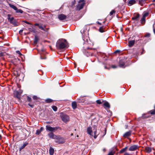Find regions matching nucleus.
<instances>
[{"label":"nucleus","instance_id":"obj_1","mask_svg":"<svg viewBox=\"0 0 155 155\" xmlns=\"http://www.w3.org/2000/svg\"><path fill=\"white\" fill-rule=\"evenodd\" d=\"M56 46L58 49L68 48V47L66 40L63 39H59L56 43Z\"/></svg>","mask_w":155,"mask_h":155},{"label":"nucleus","instance_id":"obj_2","mask_svg":"<svg viewBox=\"0 0 155 155\" xmlns=\"http://www.w3.org/2000/svg\"><path fill=\"white\" fill-rule=\"evenodd\" d=\"M55 142L58 144L63 143L65 142L64 139L60 136H57L54 139Z\"/></svg>","mask_w":155,"mask_h":155},{"label":"nucleus","instance_id":"obj_3","mask_svg":"<svg viewBox=\"0 0 155 155\" xmlns=\"http://www.w3.org/2000/svg\"><path fill=\"white\" fill-rule=\"evenodd\" d=\"M57 127H52L50 125H47L46 126V129L47 131H50L51 132H54L56 130L58 129Z\"/></svg>","mask_w":155,"mask_h":155},{"label":"nucleus","instance_id":"obj_4","mask_svg":"<svg viewBox=\"0 0 155 155\" xmlns=\"http://www.w3.org/2000/svg\"><path fill=\"white\" fill-rule=\"evenodd\" d=\"M62 120L64 122L66 123L69 120V117L66 114H61V116Z\"/></svg>","mask_w":155,"mask_h":155},{"label":"nucleus","instance_id":"obj_5","mask_svg":"<svg viewBox=\"0 0 155 155\" xmlns=\"http://www.w3.org/2000/svg\"><path fill=\"white\" fill-rule=\"evenodd\" d=\"M139 148L138 146L137 145H133L130 146L129 149V150L133 151L136 150Z\"/></svg>","mask_w":155,"mask_h":155},{"label":"nucleus","instance_id":"obj_6","mask_svg":"<svg viewBox=\"0 0 155 155\" xmlns=\"http://www.w3.org/2000/svg\"><path fill=\"white\" fill-rule=\"evenodd\" d=\"M84 4L85 2H83L81 3H79L77 7V9L78 10H80L82 9L84 7Z\"/></svg>","mask_w":155,"mask_h":155},{"label":"nucleus","instance_id":"obj_7","mask_svg":"<svg viewBox=\"0 0 155 155\" xmlns=\"http://www.w3.org/2000/svg\"><path fill=\"white\" fill-rule=\"evenodd\" d=\"M103 103L104 108L106 109H109L110 107V105L109 103L106 101H104Z\"/></svg>","mask_w":155,"mask_h":155},{"label":"nucleus","instance_id":"obj_8","mask_svg":"<svg viewBox=\"0 0 155 155\" xmlns=\"http://www.w3.org/2000/svg\"><path fill=\"white\" fill-rule=\"evenodd\" d=\"M93 128H94L93 130H95L94 131V138H96L97 136V135H98V134H97V126H96L95 125H94Z\"/></svg>","mask_w":155,"mask_h":155},{"label":"nucleus","instance_id":"obj_9","mask_svg":"<svg viewBox=\"0 0 155 155\" xmlns=\"http://www.w3.org/2000/svg\"><path fill=\"white\" fill-rule=\"evenodd\" d=\"M58 18L60 20H63L66 18V16L63 14H61L58 15Z\"/></svg>","mask_w":155,"mask_h":155},{"label":"nucleus","instance_id":"obj_10","mask_svg":"<svg viewBox=\"0 0 155 155\" xmlns=\"http://www.w3.org/2000/svg\"><path fill=\"white\" fill-rule=\"evenodd\" d=\"M48 136L51 138L55 139L57 135H54L52 132H51L48 134Z\"/></svg>","mask_w":155,"mask_h":155},{"label":"nucleus","instance_id":"obj_11","mask_svg":"<svg viewBox=\"0 0 155 155\" xmlns=\"http://www.w3.org/2000/svg\"><path fill=\"white\" fill-rule=\"evenodd\" d=\"M28 144V142L24 143L23 145H22L19 149V151H21V150L23 149Z\"/></svg>","mask_w":155,"mask_h":155},{"label":"nucleus","instance_id":"obj_12","mask_svg":"<svg viewBox=\"0 0 155 155\" xmlns=\"http://www.w3.org/2000/svg\"><path fill=\"white\" fill-rule=\"evenodd\" d=\"M131 134V131H129L125 133L123 135V137H124L126 138L129 136H130Z\"/></svg>","mask_w":155,"mask_h":155},{"label":"nucleus","instance_id":"obj_13","mask_svg":"<svg viewBox=\"0 0 155 155\" xmlns=\"http://www.w3.org/2000/svg\"><path fill=\"white\" fill-rule=\"evenodd\" d=\"M87 133L90 135H92V128L91 127H89L87 128Z\"/></svg>","mask_w":155,"mask_h":155},{"label":"nucleus","instance_id":"obj_14","mask_svg":"<svg viewBox=\"0 0 155 155\" xmlns=\"http://www.w3.org/2000/svg\"><path fill=\"white\" fill-rule=\"evenodd\" d=\"M119 66L121 68H124V62L122 60H120L119 61Z\"/></svg>","mask_w":155,"mask_h":155},{"label":"nucleus","instance_id":"obj_15","mask_svg":"<svg viewBox=\"0 0 155 155\" xmlns=\"http://www.w3.org/2000/svg\"><path fill=\"white\" fill-rule=\"evenodd\" d=\"M140 15L138 14H137L135 15L134 17L132 18V20H136L137 21L138 20V18L139 17Z\"/></svg>","mask_w":155,"mask_h":155},{"label":"nucleus","instance_id":"obj_16","mask_svg":"<svg viewBox=\"0 0 155 155\" xmlns=\"http://www.w3.org/2000/svg\"><path fill=\"white\" fill-rule=\"evenodd\" d=\"M145 150L146 152L148 153H150L152 151V148L149 147H146Z\"/></svg>","mask_w":155,"mask_h":155},{"label":"nucleus","instance_id":"obj_17","mask_svg":"<svg viewBox=\"0 0 155 155\" xmlns=\"http://www.w3.org/2000/svg\"><path fill=\"white\" fill-rule=\"evenodd\" d=\"M135 41L134 40H132L128 42V45L130 47L132 46L134 44Z\"/></svg>","mask_w":155,"mask_h":155},{"label":"nucleus","instance_id":"obj_18","mask_svg":"<svg viewBox=\"0 0 155 155\" xmlns=\"http://www.w3.org/2000/svg\"><path fill=\"white\" fill-rule=\"evenodd\" d=\"M72 107L74 109H75L77 107V104L76 102H73L72 103Z\"/></svg>","mask_w":155,"mask_h":155},{"label":"nucleus","instance_id":"obj_19","mask_svg":"<svg viewBox=\"0 0 155 155\" xmlns=\"http://www.w3.org/2000/svg\"><path fill=\"white\" fill-rule=\"evenodd\" d=\"M49 153L50 155H53L54 153V149L51 147H50L49 150Z\"/></svg>","mask_w":155,"mask_h":155},{"label":"nucleus","instance_id":"obj_20","mask_svg":"<svg viewBox=\"0 0 155 155\" xmlns=\"http://www.w3.org/2000/svg\"><path fill=\"white\" fill-rule=\"evenodd\" d=\"M136 3L135 0H130L128 2L129 5L131 6Z\"/></svg>","mask_w":155,"mask_h":155},{"label":"nucleus","instance_id":"obj_21","mask_svg":"<svg viewBox=\"0 0 155 155\" xmlns=\"http://www.w3.org/2000/svg\"><path fill=\"white\" fill-rule=\"evenodd\" d=\"M84 99L83 97H81L78 99V102L80 103H84Z\"/></svg>","mask_w":155,"mask_h":155},{"label":"nucleus","instance_id":"obj_22","mask_svg":"<svg viewBox=\"0 0 155 155\" xmlns=\"http://www.w3.org/2000/svg\"><path fill=\"white\" fill-rule=\"evenodd\" d=\"M84 54L87 57L91 56L92 55V53L91 52L88 51H86Z\"/></svg>","mask_w":155,"mask_h":155},{"label":"nucleus","instance_id":"obj_23","mask_svg":"<svg viewBox=\"0 0 155 155\" xmlns=\"http://www.w3.org/2000/svg\"><path fill=\"white\" fill-rule=\"evenodd\" d=\"M9 5L10 7L14 9L15 11L17 10V7L15 6L14 5L9 4Z\"/></svg>","mask_w":155,"mask_h":155},{"label":"nucleus","instance_id":"obj_24","mask_svg":"<svg viewBox=\"0 0 155 155\" xmlns=\"http://www.w3.org/2000/svg\"><path fill=\"white\" fill-rule=\"evenodd\" d=\"M141 23L143 24H144L145 22V18L143 16L141 18Z\"/></svg>","mask_w":155,"mask_h":155},{"label":"nucleus","instance_id":"obj_25","mask_svg":"<svg viewBox=\"0 0 155 155\" xmlns=\"http://www.w3.org/2000/svg\"><path fill=\"white\" fill-rule=\"evenodd\" d=\"M38 38L36 36H35L34 41V43L35 44H37L38 41Z\"/></svg>","mask_w":155,"mask_h":155},{"label":"nucleus","instance_id":"obj_26","mask_svg":"<svg viewBox=\"0 0 155 155\" xmlns=\"http://www.w3.org/2000/svg\"><path fill=\"white\" fill-rule=\"evenodd\" d=\"M104 102V101L102 100V101H101V100H98L96 101V102L98 104H101L103 103Z\"/></svg>","mask_w":155,"mask_h":155},{"label":"nucleus","instance_id":"obj_27","mask_svg":"<svg viewBox=\"0 0 155 155\" xmlns=\"http://www.w3.org/2000/svg\"><path fill=\"white\" fill-rule=\"evenodd\" d=\"M143 16L145 18L147 17L149 15V13L147 12H144L143 14Z\"/></svg>","mask_w":155,"mask_h":155},{"label":"nucleus","instance_id":"obj_28","mask_svg":"<svg viewBox=\"0 0 155 155\" xmlns=\"http://www.w3.org/2000/svg\"><path fill=\"white\" fill-rule=\"evenodd\" d=\"M127 148V147H126L123 148V149H122V150H120V153H123L125 151H126V150Z\"/></svg>","mask_w":155,"mask_h":155},{"label":"nucleus","instance_id":"obj_29","mask_svg":"<svg viewBox=\"0 0 155 155\" xmlns=\"http://www.w3.org/2000/svg\"><path fill=\"white\" fill-rule=\"evenodd\" d=\"M10 23L12 24L15 26H17L18 25L17 23L16 22L15 20L12 21Z\"/></svg>","mask_w":155,"mask_h":155},{"label":"nucleus","instance_id":"obj_30","mask_svg":"<svg viewBox=\"0 0 155 155\" xmlns=\"http://www.w3.org/2000/svg\"><path fill=\"white\" fill-rule=\"evenodd\" d=\"M99 31L100 32H101V33L103 32H104V28H103V26L100 27L99 28Z\"/></svg>","mask_w":155,"mask_h":155},{"label":"nucleus","instance_id":"obj_31","mask_svg":"<svg viewBox=\"0 0 155 155\" xmlns=\"http://www.w3.org/2000/svg\"><path fill=\"white\" fill-rule=\"evenodd\" d=\"M53 100L50 99H47L45 100V101L47 103H51L52 102Z\"/></svg>","mask_w":155,"mask_h":155},{"label":"nucleus","instance_id":"obj_32","mask_svg":"<svg viewBox=\"0 0 155 155\" xmlns=\"http://www.w3.org/2000/svg\"><path fill=\"white\" fill-rule=\"evenodd\" d=\"M38 27L40 29L42 30L45 31V26L43 27L41 25H39Z\"/></svg>","mask_w":155,"mask_h":155},{"label":"nucleus","instance_id":"obj_33","mask_svg":"<svg viewBox=\"0 0 155 155\" xmlns=\"http://www.w3.org/2000/svg\"><path fill=\"white\" fill-rule=\"evenodd\" d=\"M16 12L17 13H22L23 12V11L22 10L20 9H18L17 10H16Z\"/></svg>","mask_w":155,"mask_h":155},{"label":"nucleus","instance_id":"obj_34","mask_svg":"<svg viewBox=\"0 0 155 155\" xmlns=\"http://www.w3.org/2000/svg\"><path fill=\"white\" fill-rule=\"evenodd\" d=\"M52 108L53 109V110L55 111H56L57 110V108L55 106H52Z\"/></svg>","mask_w":155,"mask_h":155},{"label":"nucleus","instance_id":"obj_35","mask_svg":"<svg viewBox=\"0 0 155 155\" xmlns=\"http://www.w3.org/2000/svg\"><path fill=\"white\" fill-rule=\"evenodd\" d=\"M41 132V131L39 130H36V134L38 135H39Z\"/></svg>","mask_w":155,"mask_h":155},{"label":"nucleus","instance_id":"obj_36","mask_svg":"<svg viewBox=\"0 0 155 155\" xmlns=\"http://www.w3.org/2000/svg\"><path fill=\"white\" fill-rule=\"evenodd\" d=\"M8 20H9L10 22H11L12 21H14V18L13 17H12L11 18H8Z\"/></svg>","mask_w":155,"mask_h":155},{"label":"nucleus","instance_id":"obj_37","mask_svg":"<svg viewBox=\"0 0 155 155\" xmlns=\"http://www.w3.org/2000/svg\"><path fill=\"white\" fill-rule=\"evenodd\" d=\"M115 13V11L114 10H112L110 13V15H111L113 14L114 13Z\"/></svg>","mask_w":155,"mask_h":155},{"label":"nucleus","instance_id":"obj_38","mask_svg":"<svg viewBox=\"0 0 155 155\" xmlns=\"http://www.w3.org/2000/svg\"><path fill=\"white\" fill-rule=\"evenodd\" d=\"M150 113L152 114H155V110H153L150 111Z\"/></svg>","mask_w":155,"mask_h":155},{"label":"nucleus","instance_id":"obj_39","mask_svg":"<svg viewBox=\"0 0 155 155\" xmlns=\"http://www.w3.org/2000/svg\"><path fill=\"white\" fill-rule=\"evenodd\" d=\"M27 100L29 101V102H31V98L28 97V96L27 97Z\"/></svg>","mask_w":155,"mask_h":155},{"label":"nucleus","instance_id":"obj_40","mask_svg":"<svg viewBox=\"0 0 155 155\" xmlns=\"http://www.w3.org/2000/svg\"><path fill=\"white\" fill-rule=\"evenodd\" d=\"M16 53L18 54H19L20 55H22V54L21 53L20 51H16Z\"/></svg>","mask_w":155,"mask_h":155},{"label":"nucleus","instance_id":"obj_41","mask_svg":"<svg viewBox=\"0 0 155 155\" xmlns=\"http://www.w3.org/2000/svg\"><path fill=\"white\" fill-rule=\"evenodd\" d=\"M83 2H85L84 0H79L78 2L79 3H81Z\"/></svg>","mask_w":155,"mask_h":155},{"label":"nucleus","instance_id":"obj_42","mask_svg":"<svg viewBox=\"0 0 155 155\" xmlns=\"http://www.w3.org/2000/svg\"><path fill=\"white\" fill-rule=\"evenodd\" d=\"M150 36V34L149 33H147L145 35V37H149Z\"/></svg>","mask_w":155,"mask_h":155},{"label":"nucleus","instance_id":"obj_43","mask_svg":"<svg viewBox=\"0 0 155 155\" xmlns=\"http://www.w3.org/2000/svg\"><path fill=\"white\" fill-rule=\"evenodd\" d=\"M114 152H110L108 153V155H114Z\"/></svg>","mask_w":155,"mask_h":155},{"label":"nucleus","instance_id":"obj_44","mask_svg":"<svg viewBox=\"0 0 155 155\" xmlns=\"http://www.w3.org/2000/svg\"><path fill=\"white\" fill-rule=\"evenodd\" d=\"M85 30H86V28H84L83 31H82V30H81V33L82 34L84 33Z\"/></svg>","mask_w":155,"mask_h":155},{"label":"nucleus","instance_id":"obj_45","mask_svg":"<svg viewBox=\"0 0 155 155\" xmlns=\"http://www.w3.org/2000/svg\"><path fill=\"white\" fill-rule=\"evenodd\" d=\"M23 31V30H20L19 31V34L20 35H21V34H22V33Z\"/></svg>","mask_w":155,"mask_h":155},{"label":"nucleus","instance_id":"obj_46","mask_svg":"<svg viewBox=\"0 0 155 155\" xmlns=\"http://www.w3.org/2000/svg\"><path fill=\"white\" fill-rule=\"evenodd\" d=\"M33 99L34 100H35V99H37V96H33Z\"/></svg>","mask_w":155,"mask_h":155},{"label":"nucleus","instance_id":"obj_47","mask_svg":"<svg viewBox=\"0 0 155 155\" xmlns=\"http://www.w3.org/2000/svg\"><path fill=\"white\" fill-rule=\"evenodd\" d=\"M120 52V50H117L116 51L114 52V53H119Z\"/></svg>","mask_w":155,"mask_h":155},{"label":"nucleus","instance_id":"obj_48","mask_svg":"<svg viewBox=\"0 0 155 155\" xmlns=\"http://www.w3.org/2000/svg\"><path fill=\"white\" fill-rule=\"evenodd\" d=\"M111 67L113 68H116L117 66L114 65H113L111 66Z\"/></svg>","mask_w":155,"mask_h":155},{"label":"nucleus","instance_id":"obj_49","mask_svg":"<svg viewBox=\"0 0 155 155\" xmlns=\"http://www.w3.org/2000/svg\"><path fill=\"white\" fill-rule=\"evenodd\" d=\"M124 155H130V154L126 152L124 153Z\"/></svg>","mask_w":155,"mask_h":155},{"label":"nucleus","instance_id":"obj_50","mask_svg":"<svg viewBox=\"0 0 155 155\" xmlns=\"http://www.w3.org/2000/svg\"><path fill=\"white\" fill-rule=\"evenodd\" d=\"M28 105L29 106H30V107H33V105H31L30 104H28Z\"/></svg>","mask_w":155,"mask_h":155},{"label":"nucleus","instance_id":"obj_51","mask_svg":"<svg viewBox=\"0 0 155 155\" xmlns=\"http://www.w3.org/2000/svg\"><path fill=\"white\" fill-rule=\"evenodd\" d=\"M43 128L42 127H41L40 128V129L39 130L41 131V132L43 130Z\"/></svg>","mask_w":155,"mask_h":155},{"label":"nucleus","instance_id":"obj_52","mask_svg":"<svg viewBox=\"0 0 155 155\" xmlns=\"http://www.w3.org/2000/svg\"><path fill=\"white\" fill-rule=\"evenodd\" d=\"M46 58V57H44V58L42 57V56L41 55V59H45Z\"/></svg>","mask_w":155,"mask_h":155},{"label":"nucleus","instance_id":"obj_53","mask_svg":"<svg viewBox=\"0 0 155 155\" xmlns=\"http://www.w3.org/2000/svg\"><path fill=\"white\" fill-rule=\"evenodd\" d=\"M97 23L98 24H99V25H101V23H100V22H98V21H97Z\"/></svg>","mask_w":155,"mask_h":155},{"label":"nucleus","instance_id":"obj_54","mask_svg":"<svg viewBox=\"0 0 155 155\" xmlns=\"http://www.w3.org/2000/svg\"><path fill=\"white\" fill-rule=\"evenodd\" d=\"M153 32L154 34L155 35V29L153 28Z\"/></svg>","mask_w":155,"mask_h":155},{"label":"nucleus","instance_id":"obj_55","mask_svg":"<svg viewBox=\"0 0 155 155\" xmlns=\"http://www.w3.org/2000/svg\"><path fill=\"white\" fill-rule=\"evenodd\" d=\"M25 22L27 24H30V23L29 22H28V21H25Z\"/></svg>","mask_w":155,"mask_h":155},{"label":"nucleus","instance_id":"obj_56","mask_svg":"<svg viewBox=\"0 0 155 155\" xmlns=\"http://www.w3.org/2000/svg\"><path fill=\"white\" fill-rule=\"evenodd\" d=\"M35 25H37V26H39V25L38 24H35Z\"/></svg>","mask_w":155,"mask_h":155},{"label":"nucleus","instance_id":"obj_57","mask_svg":"<svg viewBox=\"0 0 155 155\" xmlns=\"http://www.w3.org/2000/svg\"><path fill=\"white\" fill-rule=\"evenodd\" d=\"M103 151H104V152H105V149L104 148L103 149Z\"/></svg>","mask_w":155,"mask_h":155},{"label":"nucleus","instance_id":"obj_58","mask_svg":"<svg viewBox=\"0 0 155 155\" xmlns=\"http://www.w3.org/2000/svg\"><path fill=\"white\" fill-rule=\"evenodd\" d=\"M2 138V136L1 135H0V140Z\"/></svg>","mask_w":155,"mask_h":155},{"label":"nucleus","instance_id":"obj_59","mask_svg":"<svg viewBox=\"0 0 155 155\" xmlns=\"http://www.w3.org/2000/svg\"><path fill=\"white\" fill-rule=\"evenodd\" d=\"M41 51H42V52H43L44 50L43 49H42Z\"/></svg>","mask_w":155,"mask_h":155},{"label":"nucleus","instance_id":"obj_60","mask_svg":"<svg viewBox=\"0 0 155 155\" xmlns=\"http://www.w3.org/2000/svg\"><path fill=\"white\" fill-rule=\"evenodd\" d=\"M2 53H1L0 54V56H2Z\"/></svg>","mask_w":155,"mask_h":155},{"label":"nucleus","instance_id":"obj_61","mask_svg":"<svg viewBox=\"0 0 155 155\" xmlns=\"http://www.w3.org/2000/svg\"><path fill=\"white\" fill-rule=\"evenodd\" d=\"M153 1L154 2H155V0H153Z\"/></svg>","mask_w":155,"mask_h":155},{"label":"nucleus","instance_id":"obj_62","mask_svg":"<svg viewBox=\"0 0 155 155\" xmlns=\"http://www.w3.org/2000/svg\"><path fill=\"white\" fill-rule=\"evenodd\" d=\"M142 118H145L143 116H142Z\"/></svg>","mask_w":155,"mask_h":155},{"label":"nucleus","instance_id":"obj_63","mask_svg":"<svg viewBox=\"0 0 155 155\" xmlns=\"http://www.w3.org/2000/svg\"><path fill=\"white\" fill-rule=\"evenodd\" d=\"M73 135V134H72V133L71 134V136H72V135Z\"/></svg>","mask_w":155,"mask_h":155},{"label":"nucleus","instance_id":"obj_64","mask_svg":"<svg viewBox=\"0 0 155 155\" xmlns=\"http://www.w3.org/2000/svg\"><path fill=\"white\" fill-rule=\"evenodd\" d=\"M105 21H104V22H103V23L104 24V23H105Z\"/></svg>","mask_w":155,"mask_h":155}]
</instances>
